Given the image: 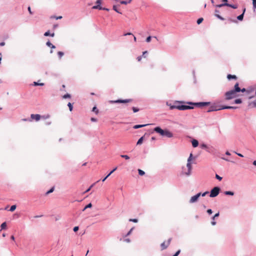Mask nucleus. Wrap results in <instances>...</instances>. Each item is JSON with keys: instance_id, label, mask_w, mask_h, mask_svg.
<instances>
[{"instance_id": "nucleus-1", "label": "nucleus", "mask_w": 256, "mask_h": 256, "mask_svg": "<svg viewBox=\"0 0 256 256\" xmlns=\"http://www.w3.org/2000/svg\"><path fill=\"white\" fill-rule=\"evenodd\" d=\"M184 103V102L183 101L176 100L174 102V104L170 106V109L172 110L174 108H176L180 110H184L194 108L192 106L182 104Z\"/></svg>"}, {"instance_id": "nucleus-2", "label": "nucleus", "mask_w": 256, "mask_h": 256, "mask_svg": "<svg viewBox=\"0 0 256 256\" xmlns=\"http://www.w3.org/2000/svg\"><path fill=\"white\" fill-rule=\"evenodd\" d=\"M238 88V83L236 82L234 86V89L228 91L225 93L226 100H230L236 96L237 90H240Z\"/></svg>"}, {"instance_id": "nucleus-3", "label": "nucleus", "mask_w": 256, "mask_h": 256, "mask_svg": "<svg viewBox=\"0 0 256 256\" xmlns=\"http://www.w3.org/2000/svg\"><path fill=\"white\" fill-rule=\"evenodd\" d=\"M154 130L156 133L159 134L162 136H165L168 138H171L173 136L172 133L170 131L166 129L162 130L160 126H156L154 128Z\"/></svg>"}, {"instance_id": "nucleus-4", "label": "nucleus", "mask_w": 256, "mask_h": 256, "mask_svg": "<svg viewBox=\"0 0 256 256\" xmlns=\"http://www.w3.org/2000/svg\"><path fill=\"white\" fill-rule=\"evenodd\" d=\"M220 191V188L218 186H215L212 188L210 192V198L216 197L219 194Z\"/></svg>"}, {"instance_id": "nucleus-5", "label": "nucleus", "mask_w": 256, "mask_h": 256, "mask_svg": "<svg viewBox=\"0 0 256 256\" xmlns=\"http://www.w3.org/2000/svg\"><path fill=\"white\" fill-rule=\"evenodd\" d=\"M188 104L190 105H194V106L198 107H202L204 106H209L210 104V102H188Z\"/></svg>"}, {"instance_id": "nucleus-6", "label": "nucleus", "mask_w": 256, "mask_h": 256, "mask_svg": "<svg viewBox=\"0 0 256 256\" xmlns=\"http://www.w3.org/2000/svg\"><path fill=\"white\" fill-rule=\"evenodd\" d=\"M222 106H223L214 104L210 106V107L208 110L207 112H212L218 111V110H223Z\"/></svg>"}, {"instance_id": "nucleus-7", "label": "nucleus", "mask_w": 256, "mask_h": 256, "mask_svg": "<svg viewBox=\"0 0 256 256\" xmlns=\"http://www.w3.org/2000/svg\"><path fill=\"white\" fill-rule=\"evenodd\" d=\"M200 196H201V192H198L197 194H196V195L192 196L189 202L190 204H192V203L196 202L198 201V198H200Z\"/></svg>"}, {"instance_id": "nucleus-8", "label": "nucleus", "mask_w": 256, "mask_h": 256, "mask_svg": "<svg viewBox=\"0 0 256 256\" xmlns=\"http://www.w3.org/2000/svg\"><path fill=\"white\" fill-rule=\"evenodd\" d=\"M132 99L121 100L118 99L116 100L111 101L112 103H128L132 102Z\"/></svg>"}, {"instance_id": "nucleus-9", "label": "nucleus", "mask_w": 256, "mask_h": 256, "mask_svg": "<svg viewBox=\"0 0 256 256\" xmlns=\"http://www.w3.org/2000/svg\"><path fill=\"white\" fill-rule=\"evenodd\" d=\"M186 167L188 168V170L187 172H186L184 173V174H186L187 176H189L190 174L191 170L192 168V166L191 164V162H188L186 164Z\"/></svg>"}, {"instance_id": "nucleus-10", "label": "nucleus", "mask_w": 256, "mask_h": 256, "mask_svg": "<svg viewBox=\"0 0 256 256\" xmlns=\"http://www.w3.org/2000/svg\"><path fill=\"white\" fill-rule=\"evenodd\" d=\"M40 115L39 114H31L30 115V118L32 120H34L36 121H38L40 118Z\"/></svg>"}, {"instance_id": "nucleus-11", "label": "nucleus", "mask_w": 256, "mask_h": 256, "mask_svg": "<svg viewBox=\"0 0 256 256\" xmlns=\"http://www.w3.org/2000/svg\"><path fill=\"white\" fill-rule=\"evenodd\" d=\"M92 9H98L99 10H106V11L109 10L108 8H102L100 6H99V5L94 6H92Z\"/></svg>"}, {"instance_id": "nucleus-12", "label": "nucleus", "mask_w": 256, "mask_h": 256, "mask_svg": "<svg viewBox=\"0 0 256 256\" xmlns=\"http://www.w3.org/2000/svg\"><path fill=\"white\" fill-rule=\"evenodd\" d=\"M220 215V213L219 212L216 214L214 216H213L212 217V221L211 222V224L212 226H214L216 224V222L214 220V218H216V217H218Z\"/></svg>"}, {"instance_id": "nucleus-13", "label": "nucleus", "mask_w": 256, "mask_h": 256, "mask_svg": "<svg viewBox=\"0 0 256 256\" xmlns=\"http://www.w3.org/2000/svg\"><path fill=\"white\" fill-rule=\"evenodd\" d=\"M117 169V167L114 168L112 170H111L110 173L102 180V182H104L106 180L110 175L112 174Z\"/></svg>"}, {"instance_id": "nucleus-14", "label": "nucleus", "mask_w": 256, "mask_h": 256, "mask_svg": "<svg viewBox=\"0 0 256 256\" xmlns=\"http://www.w3.org/2000/svg\"><path fill=\"white\" fill-rule=\"evenodd\" d=\"M192 144L193 147L196 148L198 145V142L196 140L194 139L192 141Z\"/></svg>"}, {"instance_id": "nucleus-15", "label": "nucleus", "mask_w": 256, "mask_h": 256, "mask_svg": "<svg viewBox=\"0 0 256 256\" xmlns=\"http://www.w3.org/2000/svg\"><path fill=\"white\" fill-rule=\"evenodd\" d=\"M226 6L232 8L234 9H236L238 7L237 4H232L228 3H226Z\"/></svg>"}, {"instance_id": "nucleus-16", "label": "nucleus", "mask_w": 256, "mask_h": 256, "mask_svg": "<svg viewBox=\"0 0 256 256\" xmlns=\"http://www.w3.org/2000/svg\"><path fill=\"white\" fill-rule=\"evenodd\" d=\"M150 124H137L134 126V129H138L139 128H143L144 126H146L150 125Z\"/></svg>"}, {"instance_id": "nucleus-17", "label": "nucleus", "mask_w": 256, "mask_h": 256, "mask_svg": "<svg viewBox=\"0 0 256 256\" xmlns=\"http://www.w3.org/2000/svg\"><path fill=\"white\" fill-rule=\"evenodd\" d=\"M223 110L224 109H232L234 110L238 108L237 106H222Z\"/></svg>"}, {"instance_id": "nucleus-18", "label": "nucleus", "mask_w": 256, "mask_h": 256, "mask_svg": "<svg viewBox=\"0 0 256 256\" xmlns=\"http://www.w3.org/2000/svg\"><path fill=\"white\" fill-rule=\"evenodd\" d=\"M227 78L228 80H230L232 79H236L237 78V77L236 75H232L230 74H228L227 76Z\"/></svg>"}, {"instance_id": "nucleus-19", "label": "nucleus", "mask_w": 256, "mask_h": 256, "mask_svg": "<svg viewBox=\"0 0 256 256\" xmlns=\"http://www.w3.org/2000/svg\"><path fill=\"white\" fill-rule=\"evenodd\" d=\"M44 36H52V37H54V32H53V33H52V34H50V31H49V30H48V31H47V32H44Z\"/></svg>"}, {"instance_id": "nucleus-20", "label": "nucleus", "mask_w": 256, "mask_h": 256, "mask_svg": "<svg viewBox=\"0 0 256 256\" xmlns=\"http://www.w3.org/2000/svg\"><path fill=\"white\" fill-rule=\"evenodd\" d=\"M248 106L251 108H256V100L253 102H252L249 103Z\"/></svg>"}, {"instance_id": "nucleus-21", "label": "nucleus", "mask_w": 256, "mask_h": 256, "mask_svg": "<svg viewBox=\"0 0 256 256\" xmlns=\"http://www.w3.org/2000/svg\"><path fill=\"white\" fill-rule=\"evenodd\" d=\"M168 246V244H166L165 242H163L160 244V246L162 248V250H164V249L166 248Z\"/></svg>"}, {"instance_id": "nucleus-22", "label": "nucleus", "mask_w": 256, "mask_h": 256, "mask_svg": "<svg viewBox=\"0 0 256 256\" xmlns=\"http://www.w3.org/2000/svg\"><path fill=\"white\" fill-rule=\"evenodd\" d=\"M46 45L52 48H56V46L54 45H53L50 41L46 42Z\"/></svg>"}, {"instance_id": "nucleus-23", "label": "nucleus", "mask_w": 256, "mask_h": 256, "mask_svg": "<svg viewBox=\"0 0 256 256\" xmlns=\"http://www.w3.org/2000/svg\"><path fill=\"white\" fill-rule=\"evenodd\" d=\"M224 194L225 195H228V196H234V192L232 191H225L224 192Z\"/></svg>"}, {"instance_id": "nucleus-24", "label": "nucleus", "mask_w": 256, "mask_h": 256, "mask_svg": "<svg viewBox=\"0 0 256 256\" xmlns=\"http://www.w3.org/2000/svg\"><path fill=\"white\" fill-rule=\"evenodd\" d=\"M144 136H142L139 138V140H138L137 143H136L137 145H140L142 143V142L144 140Z\"/></svg>"}, {"instance_id": "nucleus-25", "label": "nucleus", "mask_w": 256, "mask_h": 256, "mask_svg": "<svg viewBox=\"0 0 256 256\" xmlns=\"http://www.w3.org/2000/svg\"><path fill=\"white\" fill-rule=\"evenodd\" d=\"M44 84V83H39L38 82H34L33 83V85L34 86H43Z\"/></svg>"}, {"instance_id": "nucleus-26", "label": "nucleus", "mask_w": 256, "mask_h": 256, "mask_svg": "<svg viewBox=\"0 0 256 256\" xmlns=\"http://www.w3.org/2000/svg\"><path fill=\"white\" fill-rule=\"evenodd\" d=\"M244 13H242L241 14H240V15H239L238 16H237V19L238 20L242 21L244 19Z\"/></svg>"}, {"instance_id": "nucleus-27", "label": "nucleus", "mask_w": 256, "mask_h": 256, "mask_svg": "<svg viewBox=\"0 0 256 256\" xmlns=\"http://www.w3.org/2000/svg\"><path fill=\"white\" fill-rule=\"evenodd\" d=\"M132 0H128V1H126V0H121L120 2V4H129L131 2H132Z\"/></svg>"}, {"instance_id": "nucleus-28", "label": "nucleus", "mask_w": 256, "mask_h": 256, "mask_svg": "<svg viewBox=\"0 0 256 256\" xmlns=\"http://www.w3.org/2000/svg\"><path fill=\"white\" fill-rule=\"evenodd\" d=\"M226 6V3H222V4H216V5L215 6L216 8H222V7H224V6Z\"/></svg>"}, {"instance_id": "nucleus-29", "label": "nucleus", "mask_w": 256, "mask_h": 256, "mask_svg": "<svg viewBox=\"0 0 256 256\" xmlns=\"http://www.w3.org/2000/svg\"><path fill=\"white\" fill-rule=\"evenodd\" d=\"M54 188L53 186L52 187L50 190H48L46 192V195H48L52 192L54 191Z\"/></svg>"}, {"instance_id": "nucleus-30", "label": "nucleus", "mask_w": 256, "mask_h": 256, "mask_svg": "<svg viewBox=\"0 0 256 256\" xmlns=\"http://www.w3.org/2000/svg\"><path fill=\"white\" fill-rule=\"evenodd\" d=\"M6 227V222H4L0 226L1 230H4Z\"/></svg>"}, {"instance_id": "nucleus-31", "label": "nucleus", "mask_w": 256, "mask_h": 256, "mask_svg": "<svg viewBox=\"0 0 256 256\" xmlns=\"http://www.w3.org/2000/svg\"><path fill=\"white\" fill-rule=\"evenodd\" d=\"M242 102V100L240 98L236 99L234 100V103L236 104H240Z\"/></svg>"}, {"instance_id": "nucleus-32", "label": "nucleus", "mask_w": 256, "mask_h": 256, "mask_svg": "<svg viewBox=\"0 0 256 256\" xmlns=\"http://www.w3.org/2000/svg\"><path fill=\"white\" fill-rule=\"evenodd\" d=\"M138 172L140 176H144L145 174L144 172L140 169L138 170Z\"/></svg>"}, {"instance_id": "nucleus-33", "label": "nucleus", "mask_w": 256, "mask_h": 256, "mask_svg": "<svg viewBox=\"0 0 256 256\" xmlns=\"http://www.w3.org/2000/svg\"><path fill=\"white\" fill-rule=\"evenodd\" d=\"M16 205H12L10 206V211L14 212L16 209Z\"/></svg>"}, {"instance_id": "nucleus-34", "label": "nucleus", "mask_w": 256, "mask_h": 256, "mask_svg": "<svg viewBox=\"0 0 256 256\" xmlns=\"http://www.w3.org/2000/svg\"><path fill=\"white\" fill-rule=\"evenodd\" d=\"M58 54L59 58L60 59L62 58V57L64 56V53L62 52H58Z\"/></svg>"}, {"instance_id": "nucleus-35", "label": "nucleus", "mask_w": 256, "mask_h": 256, "mask_svg": "<svg viewBox=\"0 0 256 256\" xmlns=\"http://www.w3.org/2000/svg\"><path fill=\"white\" fill-rule=\"evenodd\" d=\"M92 111L94 112L96 114H98V110L96 106L93 107Z\"/></svg>"}, {"instance_id": "nucleus-36", "label": "nucleus", "mask_w": 256, "mask_h": 256, "mask_svg": "<svg viewBox=\"0 0 256 256\" xmlns=\"http://www.w3.org/2000/svg\"><path fill=\"white\" fill-rule=\"evenodd\" d=\"M200 147L202 149H206L208 148V146L205 144H202L200 145Z\"/></svg>"}, {"instance_id": "nucleus-37", "label": "nucleus", "mask_w": 256, "mask_h": 256, "mask_svg": "<svg viewBox=\"0 0 256 256\" xmlns=\"http://www.w3.org/2000/svg\"><path fill=\"white\" fill-rule=\"evenodd\" d=\"M71 97L70 94H66L62 96V98L64 99L67 98H70Z\"/></svg>"}, {"instance_id": "nucleus-38", "label": "nucleus", "mask_w": 256, "mask_h": 256, "mask_svg": "<svg viewBox=\"0 0 256 256\" xmlns=\"http://www.w3.org/2000/svg\"><path fill=\"white\" fill-rule=\"evenodd\" d=\"M215 16L218 18V19L220 20H224V18H223L222 16H221L220 15H219L218 14H215Z\"/></svg>"}, {"instance_id": "nucleus-39", "label": "nucleus", "mask_w": 256, "mask_h": 256, "mask_svg": "<svg viewBox=\"0 0 256 256\" xmlns=\"http://www.w3.org/2000/svg\"><path fill=\"white\" fill-rule=\"evenodd\" d=\"M68 106L70 110L72 111L73 108L72 104L70 102H68Z\"/></svg>"}, {"instance_id": "nucleus-40", "label": "nucleus", "mask_w": 256, "mask_h": 256, "mask_svg": "<svg viewBox=\"0 0 256 256\" xmlns=\"http://www.w3.org/2000/svg\"><path fill=\"white\" fill-rule=\"evenodd\" d=\"M113 10L116 12L118 13H119V14H122L120 12H119V10L117 9V7L116 6L114 5L113 6V8H112Z\"/></svg>"}, {"instance_id": "nucleus-41", "label": "nucleus", "mask_w": 256, "mask_h": 256, "mask_svg": "<svg viewBox=\"0 0 256 256\" xmlns=\"http://www.w3.org/2000/svg\"><path fill=\"white\" fill-rule=\"evenodd\" d=\"M240 90H237L238 92H246V89L245 88H240L239 86H238V88Z\"/></svg>"}, {"instance_id": "nucleus-42", "label": "nucleus", "mask_w": 256, "mask_h": 256, "mask_svg": "<svg viewBox=\"0 0 256 256\" xmlns=\"http://www.w3.org/2000/svg\"><path fill=\"white\" fill-rule=\"evenodd\" d=\"M120 156L122 158H125L126 160H129L130 159V157L128 156V155H124V154H122L120 155Z\"/></svg>"}, {"instance_id": "nucleus-43", "label": "nucleus", "mask_w": 256, "mask_h": 256, "mask_svg": "<svg viewBox=\"0 0 256 256\" xmlns=\"http://www.w3.org/2000/svg\"><path fill=\"white\" fill-rule=\"evenodd\" d=\"M95 184H93L92 185H91L88 188L85 192L84 193H86L88 192L90 190L91 188L94 186V185Z\"/></svg>"}, {"instance_id": "nucleus-44", "label": "nucleus", "mask_w": 256, "mask_h": 256, "mask_svg": "<svg viewBox=\"0 0 256 256\" xmlns=\"http://www.w3.org/2000/svg\"><path fill=\"white\" fill-rule=\"evenodd\" d=\"M203 20H204L203 18H199L197 20V22H197V24H201V23L202 22Z\"/></svg>"}, {"instance_id": "nucleus-45", "label": "nucleus", "mask_w": 256, "mask_h": 256, "mask_svg": "<svg viewBox=\"0 0 256 256\" xmlns=\"http://www.w3.org/2000/svg\"><path fill=\"white\" fill-rule=\"evenodd\" d=\"M132 110L134 112H136L139 111V108H136V107H132Z\"/></svg>"}, {"instance_id": "nucleus-46", "label": "nucleus", "mask_w": 256, "mask_h": 256, "mask_svg": "<svg viewBox=\"0 0 256 256\" xmlns=\"http://www.w3.org/2000/svg\"><path fill=\"white\" fill-rule=\"evenodd\" d=\"M134 229V228H132L130 230L129 232L126 234V236H127L129 235H130L132 233V232L133 230Z\"/></svg>"}, {"instance_id": "nucleus-47", "label": "nucleus", "mask_w": 256, "mask_h": 256, "mask_svg": "<svg viewBox=\"0 0 256 256\" xmlns=\"http://www.w3.org/2000/svg\"><path fill=\"white\" fill-rule=\"evenodd\" d=\"M129 221L134 222H138V220L136 218H130L129 220Z\"/></svg>"}, {"instance_id": "nucleus-48", "label": "nucleus", "mask_w": 256, "mask_h": 256, "mask_svg": "<svg viewBox=\"0 0 256 256\" xmlns=\"http://www.w3.org/2000/svg\"><path fill=\"white\" fill-rule=\"evenodd\" d=\"M252 0V6L254 8H256V0Z\"/></svg>"}, {"instance_id": "nucleus-49", "label": "nucleus", "mask_w": 256, "mask_h": 256, "mask_svg": "<svg viewBox=\"0 0 256 256\" xmlns=\"http://www.w3.org/2000/svg\"><path fill=\"white\" fill-rule=\"evenodd\" d=\"M151 39H152V36H148V37L146 38V41L147 42H150V40H151Z\"/></svg>"}, {"instance_id": "nucleus-50", "label": "nucleus", "mask_w": 256, "mask_h": 256, "mask_svg": "<svg viewBox=\"0 0 256 256\" xmlns=\"http://www.w3.org/2000/svg\"><path fill=\"white\" fill-rule=\"evenodd\" d=\"M51 18H55L56 20H60L62 18V16H52Z\"/></svg>"}, {"instance_id": "nucleus-51", "label": "nucleus", "mask_w": 256, "mask_h": 256, "mask_svg": "<svg viewBox=\"0 0 256 256\" xmlns=\"http://www.w3.org/2000/svg\"><path fill=\"white\" fill-rule=\"evenodd\" d=\"M216 178L219 180H222V177L220 176L217 174L216 175Z\"/></svg>"}, {"instance_id": "nucleus-52", "label": "nucleus", "mask_w": 256, "mask_h": 256, "mask_svg": "<svg viewBox=\"0 0 256 256\" xmlns=\"http://www.w3.org/2000/svg\"><path fill=\"white\" fill-rule=\"evenodd\" d=\"M192 154H190L189 158L188 159V162H191V160L192 159Z\"/></svg>"}, {"instance_id": "nucleus-53", "label": "nucleus", "mask_w": 256, "mask_h": 256, "mask_svg": "<svg viewBox=\"0 0 256 256\" xmlns=\"http://www.w3.org/2000/svg\"><path fill=\"white\" fill-rule=\"evenodd\" d=\"M79 229V227L78 226H74L73 228V230L74 232H76Z\"/></svg>"}, {"instance_id": "nucleus-54", "label": "nucleus", "mask_w": 256, "mask_h": 256, "mask_svg": "<svg viewBox=\"0 0 256 256\" xmlns=\"http://www.w3.org/2000/svg\"><path fill=\"white\" fill-rule=\"evenodd\" d=\"M92 206V204L91 203H90L85 206V208H90Z\"/></svg>"}, {"instance_id": "nucleus-55", "label": "nucleus", "mask_w": 256, "mask_h": 256, "mask_svg": "<svg viewBox=\"0 0 256 256\" xmlns=\"http://www.w3.org/2000/svg\"><path fill=\"white\" fill-rule=\"evenodd\" d=\"M180 250H178L175 254H174L172 256H178V255L180 254Z\"/></svg>"}, {"instance_id": "nucleus-56", "label": "nucleus", "mask_w": 256, "mask_h": 256, "mask_svg": "<svg viewBox=\"0 0 256 256\" xmlns=\"http://www.w3.org/2000/svg\"><path fill=\"white\" fill-rule=\"evenodd\" d=\"M101 2H102V0H97L96 1V5H99L100 6V4H101Z\"/></svg>"}, {"instance_id": "nucleus-57", "label": "nucleus", "mask_w": 256, "mask_h": 256, "mask_svg": "<svg viewBox=\"0 0 256 256\" xmlns=\"http://www.w3.org/2000/svg\"><path fill=\"white\" fill-rule=\"evenodd\" d=\"M207 212L209 214H211L212 213V211L211 209H208L207 210Z\"/></svg>"}, {"instance_id": "nucleus-58", "label": "nucleus", "mask_w": 256, "mask_h": 256, "mask_svg": "<svg viewBox=\"0 0 256 256\" xmlns=\"http://www.w3.org/2000/svg\"><path fill=\"white\" fill-rule=\"evenodd\" d=\"M208 192H209L207 191V192H204V193H202H202H201V196H205L206 194H208Z\"/></svg>"}, {"instance_id": "nucleus-59", "label": "nucleus", "mask_w": 256, "mask_h": 256, "mask_svg": "<svg viewBox=\"0 0 256 256\" xmlns=\"http://www.w3.org/2000/svg\"><path fill=\"white\" fill-rule=\"evenodd\" d=\"M22 121H24V122H26V121H30V122H31V121H32V120H30V119H28V118H23V119H22Z\"/></svg>"}, {"instance_id": "nucleus-60", "label": "nucleus", "mask_w": 256, "mask_h": 256, "mask_svg": "<svg viewBox=\"0 0 256 256\" xmlns=\"http://www.w3.org/2000/svg\"><path fill=\"white\" fill-rule=\"evenodd\" d=\"M235 152V154H236L238 156H240V157H242H242H244V156H243L242 154H240V153H238V152Z\"/></svg>"}, {"instance_id": "nucleus-61", "label": "nucleus", "mask_w": 256, "mask_h": 256, "mask_svg": "<svg viewBox=\"0 0 256 256\" xmlns=\"http://www.w3.org/2000/svg\"><path fill=\"white\" fill-rule=\"evenodd\" d=\"M148 54V52L147 51H145V52H144L143 53H142V56L144 57V58H146V54Z\"/></svg>"}, {"instance_id": "nucleus-62", "label": "nucleus", "mask_w": 256, "mask_h": 256, "mask_svg": "<svg viewBox=\"0 0 256 256\" xmlns=\"http://www.w3.org/2000/svg\"><path fill=\"white\" fill-rule=\"evenodd\" d=\"M90 120H91V121L94 122H96L97 121V120L94 118H92Z\"/></svg>"}, {"instance_id": "nucleus-63", "label": "nucleus", "mask_w": 256, "mask_h": 256, "mask_svg": "<svg viewBox=\"0 0 256 256\" xmlns=\"http://www.w3.org/2000/svg\"><path fill=\"white\" fill-rule=\"evenodd\" d=\"M124 241L126 242H130V238H126L124 240Z\"/></svg>"}, {"instance_id": "nucleus-64", "label": "nucleus", "mask_w": 256, "mask_h": 256, "mask_svg": "<svg viewBox=\"0 0 256 256\" xmlns=\"http://www.w3.org/2000/svg\"><path fill=\"white\" fill-rule=\"evenodd\" d=\"M14 218H15V217H16V218H18L19 217V214H14Z\"/></svg>"}]
</instances>
